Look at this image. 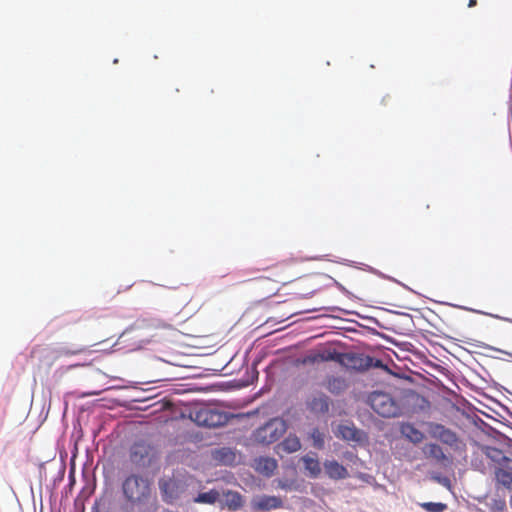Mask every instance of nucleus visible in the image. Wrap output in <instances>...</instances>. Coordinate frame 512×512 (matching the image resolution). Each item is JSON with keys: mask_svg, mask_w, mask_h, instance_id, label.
I'll list each match as a JSON object with an SVG mask.
<instances>
[{"mask_svg": "<svg viewBox=\"0 0 512 512\" xmlns=\"http://www.w3.org/2000/svg\"><path fill=\"white\" fill-rule=\"evenodd\" d=\"M122 492L127 502L133 505L146 504L152 494V483L141 475L131 474L122 482Z\"/></svg>", "mask_w": 512, "mask_h": 512, "instance_id": "f257e3e1", "label": "nucleus"}, {"mask_svg": "<svg viewBox=\"0 0 512 512\" xmlns=\"http://www.w3.org/2000/svg\"><path fill=\"white\" fill-rule=\"evenodd\" d=\"M263 271L267 275L255 278L259 284L266 281H272L274 284H287L295 280L299 274L296 270L295 259L280 261L271 267L263 269Z\"/></svg>", "mask_w": 512, "mask_h": 512, "instance_id": "f03ea898", "label": "nucleus"}, {"mask_svg": "<svg viewBox=\"0 0 512 512\" xmlns=\"http://www.w3.org/2000/svg\"><path fill=\"white\" fill-rule=\"evenodd\" d=\"M190 418L198 426L215 428L227 423V414L209 406L195 407L190 411Z\"/></svg>", "mask_w": 512, "mask_h": 512, "instance_id": "7ed1b4c3", "label": "nucleus"}, {"mask_svg": "<svg viewBox=\"0 0 512 512\" xmlns=\"http://www.w3.org/2000/svg\"><path fill=\"white\" fill-rule=\"evenodd\" d=\"M287 430L286 422L281 418H273L253 433V438L260 444L276 442Z\"/></svg>", "mask_w": 512, "mask_h": 512, "instance_id": "20e7f679", "label": "nucleus"}, {"mask_svg": "<svg viewBox=\"0 0 512 512\" xmlns=\"http://www.w3.org/2000/svg\"><path fill=\"white\" fill-rule=\"evenodd\" d=\"M371 408L380 416L391 418L400 413V408L392 396L385 392L375 391L369 397Z\"/></svg>", "mask_w": 512, "mask_h": 512, "instance_id": "39448f33", "label": "nucleus"}, {"mask_svg": "<svg viewBox=\"0 0 512 512\" xmlns=\"http://www.w3.org/2000/svg\"><path fill=\"white\" fill-rule=\"evenodd\" d=\"M373 358L358 353H342L341 365L348 369L366 370L372 366Z\"/></svg>", "mask_w": 512, "mask_h": 512, "instance_id": "423d86ee", "label": "nucleus"}, {"mask_svg": "<svg viewBox=\"0 0 512 512\" xmlns=\"http://www.w3.org/2000/svg\"><path fill=\"white\" fill-rule=\"evenodd\" d=\"M430 435L450 447L458 448L460 444L456 433L441 424H431Z\"/></svg>", "mask_w": 512, "mask_h": 512, "instance_id": "0eeeda50", "label": "nucleus"}, {"mask_svg": "<svg viewBox=\"0 0 512 512\" xmlns=\"http://www.w3.org/2000/svg\"><path fill=\"white\" fill-rule=\"evenodd\" d=\"M306 406L313 414H325L329 411L330 399L324 393H317L307 399Z\"/></svg>", "mask_w": 512, "mask_h": 512, "instance_id": "6e6552de", "label": "nucleus"}, {"mask_svg": "<svg viewBox=\"0 0 512 512\" xmlns=\"http://www.w3.org/2000/svg\"><path fill=\"white\" fill-rule=\"evenodd\" d=\"M335 435L346 441L360 442L363 440V432L350 422L339 424Z\"/></svg>", "mask_w": 512, "mask_h": 512, "instance_id": "1a4fd4ad", "label": "nucleus"}, {"mask_svg": "<svg viewBox=\"0 0 512 512\" xmlns=\"http://www.w3.org/2000/svg\"><path fill=\"white\" fill-rule=\"evenodd\" d=\"M283 502L281 498L277 496L263 495L252 501V506L255 510L259 511H270L281 508Z\"/></svg>", "mask_w": 512, "mask_h": 512, "instance_id": "9d476101", "label": "nucleus"}, {"mask_svg": "<svg viewBox=\"0 0 512 512\" xmlns=\"http://www.w3.org/2000/svg\"><path fill=\"white\" fill-rule=\"evenodd\" d=\"M324 468L326 474L332 479L339 480L348 477L347 469L335 460L326 461L324 463Z\"/></svg>", "mask_w": 512, "mask_h": 512, "instance_id": "9b49d317", "label": "nucleus"}, {"mask_svg": "<svg viewBox=\"0 0 512 512\" xmlns=\"http://www.w3.org/2000/svg\"><path fill=\"white\" fill-rule=\"evenodd\" d=\"M400 431L404 437L414 444L421 443L425 438L424 433L410 423L402 424Z\"/></svg>", "mask_w": 512, "mask_h": 512, "instance_id": "f8f14e48", "label": "nucleus"}, {"mask_svg": "<svg viewBox=\"0 0 512 512\" xmlns=\"http://www.w3.org/2000/svg\"><path fill=\"white\" fill-rule=\"evenodd\" d=\"M302 462L309 477L316 478L320 475L321 466L315 454L313 456L309 454L303 456Z\"/></svg>", "mask_w": 512, "mask_h": 512, "instance_id": "ddd939ff", "label": "nucleus"}, {"mask_svg": "<svg viewBox=\"0 0 512 512\" xmlns=\"http://www.w3.org/2000/svg\"><path fill=\"white\" fill-rule=\"evenodd\" d=\"M225 501L224 506L230 511H237L243 506V498L240 493L236 491H227L224 493Z\"/></svg>", "mask_w": 512, "mask_h": 512, "instance_id": "4468645a", "label": "nucleus"}, {"mask_svg": "<svg viewBox=\"0 0 512 512\" xmlns=\"http://www.w3.org/2000/svg\"><path fill=\"white\" fill-rule=\"evenodd\" d=\"M423 453L425 454L426 457L433 458L437 462H444L448 460L442 448L435 443L426 444L423 447Z\"/></svg>", "mask_w": 512, "mask_h": 512, "instance_id": "2eb2a0df", "label": "nucleus"}, {"mask_svg": "<svg viewBox=\"0 0 512 512\" xmlns=\"http://www.w3.org/2000/svg\"><path fill=\"white\" fill-rule=\"evenodd\" d=\"M278 447L286 453H293L301 448V443L297 436L289 435L279 444Z\"/></svg>", "mask_w": 512, "mask_h": 512, "instance_id": "dca6fc26", "label": "nucleus"}, {"mask_svg": "<svg viewBox=\"0 0 512 512\" xmlns=\"http://www.w3.org/2000/svg\"><path fill=\"white\" fill-rule=\"evenodd\" d=\"M277 468V462L272 458H260L257 461L256 469L265 474L266 476H270L274 473Z\"/></svg>", "mask_w": 512, "mask_h": 512, "instance_id": "f3484780", "label": "nucleus"}, {"mask_svg": "<svg viewBox=\"0 0 512 512\" xmlns=\"http://www.w3.org/2000/svg\"><path fill=\"white\" fill-rule=\"evenodd\" d=\"M148 455V449L144 444L135 443L130 449V460L139 464Z\"/></svg>", "mask_w": 512, "mask_h": 512, "instance_id": "a211bd4d", "label": "nucleus"}, {"mask_svg": "<svg viewBox=\"0 0 512 512\" xmlns=\"http://www.w3.org/2000/svg\"><path fill=\"white\" fill-rule=\"evenodd\" d=\"M326 388L329 392L337 395L347 388V383L341 377H330L327 380Z\"/></svg>", "mask_w": 512, "mask_h": 512, "instance_id": "6ab92c4d", "label": "nucleus"}, {"mask_svg": "<svg viewBox=\"0 0 512 512\" xmlns=\"http://www.w3.org/2000/svg\"><path fill=\"white\" fill-rule=\"evenodd\" d=\"M219 497L220 493L215 489H211L208 492L199 493L194 499V502L202 504H214L218 501Z\"/></svg>", "mask_w": 512, "mask_h": 512, "instance_id": "aec40b11", "label": "nucleus"}, {"mask_svg": "<svg viewBox=\"0 0 512 512\" xmlns=\"http://www.w3.org/2000/svg\"><path fill=\"white\" fill-rule=\"evenodd\" d=\"M496 480L499 484L508 490H512V472L498 468L495 471Z\"/></svg>", "mask_w": 512, "mask_h": 512, "instance_id": "412c9836", "label": "nucleus"}, {"mask_svg": "<svg viewBox=\"0 0 512 512\" xmlns=\"http://www.w3.org/2000/svg\"><path fill=\"white\" fill-rule=\"evenodd\" d=\"M341 358H342V353L336 351L335 349L320 350V360H322V362L334 361V362L341 364Z\"/></svg>", "mask_w": 512, "mask_h": 512, "instance_id": "4be33fe9", "label": "nucleus"}, {"mask_svg": "<svg viewBox=\"0 0 512 512\" xmlns=\"http://www.w3.org/2000/svg\"><path fill=\"white\" fill-rule=\"evenodd\" d=\"M420 506L428 512H443L447 505L444 503L424 502Z\"/></svg>", "mask_w": 512, "mask_h": 512, "instance_id": "5701e85b", "label": "nucleus"}, {"mask_svg": "<svg viewBox=\"0 0 512 512\" xmlns=\"http://www.w3.org/2000/svg\"><path fill=\"white\" fill-rule=\"evenodd\" d=\"M311 438L314 441V446L321 449L324 445L323 434L318 429H313L311 433Z\"/></svg>", "mask_w": 512, "mask_h": 512, "instance_id": "b1692460", "label": "nucleus"}, {"mask_svg": "<svg viewBox=\"0 0 512 512\" xmlns=\"http://www.w3.org/2000/svg\"><path fill=\"white\" fill-rule=\"evenodd\" d=\"M321 362L322 360H320V351L311 352L303 359L304 364H315Z\"/></svg>", "mask_w": 512, "mask_h": 512, "instance_id": "393cba45", "label": "nucleus"}, {"mask_svg": "<svg viewBox=\"0 0 512 512\" xmlns=\"http://www.w3.org/2000/svg\"><path fill=\"white\" fill-rule=\"evenodd\" d=\"M48 353V348L42 347V346H36L34 347L30 352L31 358H38L41 359Z\"/></svg>", "mask_w": 512, "mask_h": 512, "instance_id": "a878e982", "label": "nucleus"}, {"mask_svg": "<svg viewBox=\"0 0 512 512\" xmlns=\"http://www.w3.org/2000/svg\"><path fill=\"white\" fill-rule=\"evenodd\" d=\"M85 351V348L84 347H79V348H76V349H73V350H68V349H62L60 351V354L61 355H77V354H80V353H83Z\"/></svg>", "mask_w": 512, "mask_h": 512, "instance_id": "bb28decb", "label": "nucleus"}, {"mask_svg": "<svg viewBox=\"0 0 512 512\" xmlns=\"http://www.w3.org/2000/svg\"><path fill=\"white\" fill-rule=\"evenodd\" d=\"M476 4H477L476 0H469L468 7H474V6H476Z\"/></svg>", "mask_w": 512, "mask_h": 512, "instance_id": "cd10ccee", "label": "nucleus"}, {"mask_svg": "<svg viewBox=\"0 0 512 512\" xmlns=\"http://www.w3.org/2000/svg\"><path fill=\"white\" fill-rule=\"evenodd\" d=\"M277 290H278V288H277L276 286H274V287L270 288L268 292H269L270 294H274V293H275V291H277Z\"/></svg>", "mask_w": 512, "mask_h": 512, "instance_id": "c85d7f7f", "label": "nucleus"}, {"mask_svg": "<svg viewBox=\"0 0 512 512\" xmlns=\"http://www.w3.org/2000/svg\"><path fill=\"white\" fill-rule=\"evenodd\" d=\"M505 506V502L501 501L500 502V508H503Z\"/></svg>", "mask_w": 512, "mask_h": 512, "instance_id": "c756f323", "label": "nucleus"}, {"mask_svg": "<svg viewBox=\"0 0 512 512\" xmlns=\"http://www.w3.org/2000/svg\"><path fill=\"white\" fill-rule=\"evenodd\" d=\"M380 365H381L380 360H377L375 366H380Z\"/></svg>", "mask_w": 512, "mask_h": 512, "instance_id": "7c9ffc66", "label": "nucleus"}, {"mask_svg": "<svg viewBox=\"0 0 512 512\" xmlns=\"http://www.w3.org/2000/svg\"><path fill=\"white\" fill-rule=\"evenodd\" d=\"M510 505H511V507H512V496H511V499H510Z\"/></svg>", "mask_w": 512, "mask_h": 512, "instance_id": "2f4dec72", "label": "nucleus"}]
</instances>
